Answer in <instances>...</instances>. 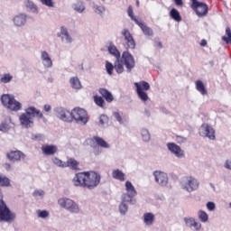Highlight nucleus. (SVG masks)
Masks as SVG:
<instances>
[{"mask_svg":"<svg viewBox=\"0 0 231 231\" xmlns=\"http://www.w3.org/2000/svg\"><path fill=\"white\" fill-rule=\"evenodd\" d=\"M32 196L34 198H39V196H44V190H42V189H40V190L36 189V190L33 191Z\"/></svg>","mask_w":231,"mask_h":231,"instance_id":"09e8293b","label":"nucleus"},{"mask_svg":"<svg viewBox=\"0 0 231 231\" xmlns=\"http://www.w3.org/2000/svg\"><path fill=\"white\" fill-rule=\"evenodd\" d=\"M42 5L49 6V8H53L54 3L53 0H40Z\"/></svg>","mask_w":231,"mask_h":231,"instance_id":"49530a36","label":"nucleus"},{"mask_svg":"<svg viewBox=\"0 0 231 231\" xmlns=\"http://www.w3.org/2000/svg\"><path fill=\"white\" fill-rule=\"evenodd\" d=\"M134 86L136 88V93L138 95V97L142 102H147L149 100V95H147V92L151 89V85L147 81H140L135 82Z\"/></svg>","mask_w":231,"mask_h":231,"instance_id":"39448f33","label":"nucleus"},{"mask_svg":"<svg viewBox=\"0 0 231 231\" xmlns=\"http://www.w3.org/2000/svg\"><path fill=\"white\" fill-rule=\"evenodd\" d=\"M106 122H107V117L106 116H100L99 117V124H101V125H104V124H106Z\"/></svg>","mask_w":231,"mask_h":231,"instance_id":"603ef678","label":"nucleus"},{"mask_svg":"<svg viewBox=\"0 0 231 231\" xmlns=\"http://www.w3.org/2000/svg\"><path fill=\"white\" fill-rule=\"evenodd\" d=\"M56 116L63 122H73L72 112L64 107H58L56 109Z\"/></svg>","mask_w":231,"mask_h":231,"instance_id":"9b49d317","label":"nucleus"},{"mask_svg":"<svg viewBox=\"0 0 231 231\" xmlns=\"http://www.w3.org/2000/svg\"><path fill=\"white\" fill-rule=\"evenodd\" d=\"M200 46H202V47L207 46V40H201Z\"/></svg>","mask_w":231,"mask_h":231,"instance_id":"052dcab7","label":"nucleus"},{"mask_svg":"<svg viewBox=\"0 0 231 231\" xmlns=\"http://www.w3.org/2000/svg\"><path fill=\"white\" fill-rule=\"evenodd\" d=\"M90 143V147L94 149L93 154L95 156H100L102 154V149H109L110 145L104 140L102 137L93 136L92 138L88 139ZM100 147L102 149H100Z\"/></svg>","mask_w":231,"mask_h":231,"instance_id":"7ed1b4c3","label":"nucleus"},{"mask_svg":"<svg viewBox=\"0 0 231 231\" xmlns=\"http://www.w3.org/2000/svg\"><path fill=\"white\" fill-rule=\"evenodd\" d=\"M141 134L144 142H148V140H151V135L149 134V131L147 129H142Z\"/></svg>","mask_w":231,"mask_h":231,"instance_id":"79ce46f5","label":"nucleus"},{"mask_svg":"<svg viewBox=\"0 0 231 231\" xmlns=\"http://www.w3.org/2000/svg\"><path fill=\"white\" fill-rule=\"evenodd\" d=\"M98 92L101 95V97L105 98V100H106L109 104L115 100L113 94H111L109 90L106 88H99Z\"/></svg>","mask_w":231,"mask_h":231,"instance_id":"4be33fe9","label":"nucleus"},{"mask_svg":"<svg viewBox=\"0 0 231 231\" xmlns=\"http://www.w3.org/2000/svg\"><path fill=\"white\" fill-rule=\"evenodd\" d=\"M108 52L110 53V55L116 57V59H120V51H118L115 44L110 43V45L108 46Z\"/></svg>","mask_w":231,"mask_h":231,"instance_id":"c756f323","label":"nucleus"},{"mask_svg":"<svg viewBox=\"0 0 231 231\" xmlns=\"http://www.w3.org/2000/svg\"><path fill=\"white\" fill-rule=\"evenodd\" d=\"M170 17H171V19L177 23H180L181 21V14H180V12L176 8H172L170 11Z\"/></svg>","mask_w":231,"mask_h":231,"instance_id":"c85d7f7f","label":"nucleus"},{"mask_svg":"<svg viewBox=\"0 0 231 231\" xmlns=\"http://www.w3.org/2000/svg\"><path fill=\"white\" fill-rule=\"evenodd\" d=\"M26 23V15L19 14L14 18V23L15 26H23Z\"/></svg>","mask_w":231,"mask_h":231,"instance_id":"bb28decb","label":"nucleus"},{"mask_svg":"<svg viewBox=\"0 0 231 231\" xmlns=\"http://www.w3.org/2000/svg\"><path fill=\"white\" fill-rule=\"evenodd\" d=\"M136 5H137V6H140V1H136Z\"/></svg>","mask_w":231,"mask_h":231,"instance_id":"e2e57ef3","label":"nucleus"},{"mask_svg":"<svg viewBox=\"0 0 231 231\" xmlns=\"http://www.w3.org/2000/svg\"><path fill=\"white\" fill-rule=\"evenodd\" d=\"M120 60L121 62L125 64L127 71L131 73L136 64V62L134 61V57H133L129 51H125L122 53Z\"/></svg>","mask_w":231,"mask_h":231,"instance_id":"1a4fd4ad","label":"nucleus"},{"mask_svg":"<svg viewBox=\"0 0 231 231\" xmlns=\"http://www.w3.org/2000/svg\"><path fill=\"white\" fill-rule=\"evenodd\" d=\"M74 10H76V12H79V14H82L83 10H86V7H84V5H76Z\"/></svg>","mask_w":231,"mask_h":231,"instance_id":"8fccbe9b","label":"nucleus"},{"mask_svg":"<svg viewBox=\"0 0 231 231\" xmlns=\"http://www.w3.org/2000/svg\"><path fill=\"white\" fill-rule=\"evenodd\" d=\"M38 118V120H41L42 118H44V115H42V112L40 110H37L34 106H29L25 109V113H23L20 116V124L22 125H24L26 129L32 127L33 125V117Z\"/></svg>","mask_w":231,"mask_h":231,"instance_id":"f03ea898","label":"nucleus"},{"mask_svg":"<svg viewBox=\"0 0 231 231\" xmlns=\"http://www.w3.org/2000/svg\"><path fill=\"white\" fill-rule=\"evenodd\" d=\"M106 69L108 75H113V70L115 69V65L109 61H106Z\"/></svg>","mask_w":231,"mask_h":231,"instance_id":"a19ab883","label":"nucleus"},{"mask_svg":"<svg viewBox=\"0 0 231 231\" xmlns=\"http://www.w3.org/2000/svg\"><path fill=\"white\" fill-rule=\"evenodd\" d=\"M127 210H128L127 204L125 202H121V204L119 205L120 214H123V216H124V215H125Z\"/></svg>","mask_w":231,"mask_h":231,"instance_id":"37998d69","label":"nucleus"},{"mask_svg":"<svg viewBox=\"0 0 231 231\" xmlns=\"http://www.w3.org/2000/svg\"><path fill=\"white\" fill-rule=\"evenodd\" d=\"M125 42L130 50H134L136 48V42H134V38L133 37V34H131V32L128 31V29H124L121 32Z\"/></svg>","mask_w":231,"mask_h":231,"instance_id":"ddd939ff","label":"nucleus"},{"mask_svg":"<svg viewBox=\"0 0 231 231\" xmlns=\"http://www.w3.org/2000/svg\"><path fill=\"white\" fill-rule=\"evenodd\" d=\"M79 165L80 162L75 160V158H69L65 162V168L69 167L71 171H80Z\"/></svg>","mask_w":231,"mask_h":231,"instance_id":"6ab92c4d","label":"nucleus"},{"mask_svg":"<svg viewBox=\"0 0 231 231\" xmlns=\"http://www.w3.org/2000/svg\"><path fill=\"white\" fill-rule=\"evenodd\" d=\"M52 162L54 165H57V167H61L62 169L66 168V162L57 157L52 158Z\"/></svg>","mask_w":231,"mask_h":231,"instance_id":"ea45409f","label":"nucleus"},{"mask_svg":"<svg viewBox=\"0 0 231 231\" xmlns=\"http://www.w3.org/2000/svg\"><path fill=\"white\" fill-rule=\"evenodd\" d=\"M191 8L196 12L198 17H205L208 14V5L203 2H199L198 0H191Z\"/></svg>","mask_w":231,"mask_h":231,"instance_id":"6e6552de","label":"nucleus"},{"mask_svg":"<svg viewBox=\"0 0 231 231\" xmlns=\"http://www.w3.org/2000/svg\"><path fill=\"white\" fill-rule=\"evenodd\" d=\"M58 203L62 208L69 210V212L75 214L79 212V205H77L75 201L71 200V199H60Z\"/></svg>","mask_w":231,"mask_h":231,"instance_id":"9d476101","label":"nucleus"},{"mask_svg":"<svg viewBox=\"0 0 231 231\" xmlns=\"http://www.w3.org/2000/svg\"><path fill=\"white\" fill-rule=\"evenodd\" d=\"M37 214L38 217H42V219H44L48 217V216H50V212H48L47 210H38Z\"/></svg>","mask_w":231,"mask_h":231,"instance_id":"c03bdc74","label":"nucleus"},{"mask_svg":"<svg viewBox=\"0 0 231 231\" xmlns=\"http://www.w3.org/2000/svg\"><path fill=\"white\" fill-rule=\"evenodd\" d=\"M176 140L178 143H183V142H187V138L181 136V135H177Z\"/></svg>","mask_w":231,"mask_h":231,"instance_id":"864d4df0","label":"nucleus"},{"mask_svg":"<svg viewBox=\"0 0 231 231\" xmlns=\"http://www.w3.org/2000/svg\"><path fill=\"white\" fill-rule=\"evenodd\" d=\"M176 6H183V0H174Z\"/></svg>","mask_w":231,"mask_h":231,"instance_id":"6e6d98bb","label":"nucleus"},{"mask_svg":"<svg viewBox=\"0 0 231 231\" xmlns=\"http://www.w3.org/2000/svg\"><path fill=\"white\" fill-rule=\"evenodd\" d=\"M200 136H205L209 140H216V131L208 124H202L200 127Z\"/></svg>","mask_w":231,"mask_h":231,"instance_id":"f8f14e48","label":"nucleus"},{"mask_svg":"<svg viewBox=\"0 0 231 231\" xmlns=\"http://www.w3.org/2000/svg\"><path fill=\"white\" fill-rule=\"evenodd\" d=\"M114 116L119 122V124H122V116H120V113L118 112H114Z\"/></svg>","mask_w":231,"mask_h":231,"instance_id":"3c124183","label":"nucleus"},{"mask_svg":"<svg viewBox=\"0 0 231 231\" xmlns=\"http://www.w3.org/2000/svg\"><path fill=\"white\" fill-rule=\"evenodd\" d=\"M207 208H208V210H215L216 204H214V202H208Z\"/></svg>","mask_w":231,"mask_h":231,"instance_id":"5fc2aeb1","label":"nucleus"},{"mask_svg":"<svg viewBox=\"0 0 231 231\" xmlns=\"http://www.w3.org/2000/svg\"><path fill=\"white\" fill-rule=\"evenodd\" d=\"M41 138H42V135L41 134L32 135V140H41Z\"/></svg>","mask_w":231,"mask_h":231,"instance_id":"13d9d810","label":"nucleus"},{"mask_svg":"<svg viewBox=\"0 0 231 231\" xmlns=\"http://www.w3.org/2000/svg\"><path fill=\"white\" fill-rule=\"evenodd\" d=\"M112 178L118 180L119 181H125V174L120 170H114L112 171Z\"/></svg>","mask_w":231,"mask_h":231,"instance_id":"a878e982","label":"nucleus"},{"mask_svg":"<svg viewBox=\"0 0 231 231\" xmlns=\"http://www.w3.org/2000/svg\"><path fill=\"white\" fill-rule=\"evenodd\" d=\"M75 120L77 124H82L86 125L89 121V117L88 116V112L80 107H75L72 109V121Z\"/></svg>","mask_w":231,"mask_h":231,"instance_id":"423d86ee","label":"nucleus"},{"mask_svg":"<svg viewBox=\"0 0 231 231\" xmlns=\"http://www.w3.org/2000/svg\"><path fill=\"white\" fill-rule=\"evenodd\" d=\"M44 111H46V113H50V111H51V106L50 105H44Z\"/></svg>","mask_w":231,"mask_h":231,"instance_id":"4d7b16f0","label":"nucleus"},{"mask_svg":"<svg viewBox=\"0 0 231 231\" xmlns=\"http://www.w3.org/2000/svg\"><path fill=\"white\" fill-rule=\"evenodd\" d=\"M226 169H230L231 170V161H226Z\"/></svg>","mask_w":231,"mask_h":231,"instance_id":"bf43d9fd","label":"nucleus"},{"mask_svg":"<svg viewBox=\"0 0 231 231\" xmlns=\"http://www.w3.org/2000/svg\"><path fill=\"white\" fill-rule=\"evenodd\" d=\"M42 60L43 61V65L46 66V68H51V66H53L51 58H50V54H48L46 51L42 52Z\"/></svg>","mask_w":231,"mask_h":231,"instance_id":"b1692460","label":"nucleus"},{"mask_svg":"<svg viewBox=\"0 0 231 231\" xmlns=\"http://www.w3.org/2000/svg\"><path fill=\"white\" fill-rule=\"evenodd\" d=\"M198 214L199 219H200L202 223H207V221H208V214H207V212L199 210Z\"/></svg>","mask_w":231,"mask_h":231,"instance_id":"58836bf2","label":"nucleus"},{"mask_svg":"<svg viewBox=\"0 0 231 231\" xmlns=\"http://www.w3.org/2000/svg\"><path fill=\"white\" fill-rule=\"evenodd\" d=\"M100 180H102V177L97 171H82L75 174L72 183L75 187H82L83 189L93 190V189H97L100 185Z\"/></svg>","mask_w":231,"mask_h":231,"instance_id":"f257e3e1","label":"nucleus"},{"mask_svg":"<svg viewBox=\"0 0 231 231\" xmlns=\"http://www.w3.org/2000/svg\"><path fill=\"white\" fill-rule=\"evenodd\" d=\"M153 176L155 178V181L159 183V185H165L168 181L167 173L162 171H154Z\"/></svg>","mask_w":231,"mask_h":231,"instance_id":"a211bd4d","label":"nucleus"},{"mask_svg":"<svg viewBox=\"0 0 231 231\" xmlns=\"http://www.w3.org/2000/svg\"><path fill=\"white\" fill-rule=\"evenodd\" d=\"M14 76H12L10 73L4 74L0 79V82H2V84H8V82H12Z\"/></svg>","mask_w":231,"mask_h":231,"instance_id":"c9c22d12","label":"nucleus"},{"mask_svg":"<svg viewBox=\"0 0 231 231\" xmlns=\"http://www.w3.org/2000/svg\"><path fill=\"white\" fill-rule=\"evenodd\" d=\"M57 151H59V148L54 144H43L42 146V154L45 156H53Z\"/></svg>","mask_w":231,"mask_h":231,"instance_id":"f3484780","label":"nucleus"},{"mask_svg":"<svg viewBox=\"0 0 231 231\" xmlns=\"http://www.w3.org/2000/svg\"><path fill=\"white\" fill-rule=\"evenodd\" d=\"M70 86L73 88V89H81L82 84L80 83V79H79L77 77H73L69 80Z\"/></svg>","mask_w":231,"mask_h":231,"instance_id":"473e14b6","label":"nucleus"},{"mask_svg":"<svg viewBox=\"0 0 231 231\" xmlns=\"http://www.w3.org/2000/svg\"><path fill=\"white\" fill-rule=\"evenodd\" d=\"M8 129H10V126L8 125V124L2 123L0 125V131H2V133H6L8 131Z\"/></svg>","mask_w":231,"mask_h":231,"instance_id":"de8ad7c7","label":"nucleus"},{"mask_svg":"<svg viewBox=\"0 0 231 231\" xmlns=\"http://www.w3.org/2000/svg\"><path fill=\"white\" fill-rule=\"evenodd\" d=\"M157 45H158L159 48H163V44H162V42H158Z\"/></svg>","mask_w":231,"mask_h":231,"instance_id":"680f3d73","label":"nucleus"},{"mask_svg":"<svg viewBox=\"0 0 231 231\" xmlns=\"http://www.w3.org/2000/svg\"><path fill=\"white\" fill-rule=\"evenodd\" d=\"M134 196L136 195H133L131 193H125L123 194V197H122V202L123 203H131L132 205H134L135 203V199H134L133 198H134Z\"/></svg>","mask_w":231,"mask_h":231,"instance_id":"cd10ccee","label":"nucleus"},{"mask_svg":"<svg viewBox=\"0 0 231 231\" xmlns=\"http://www.w3.org/2000/svg\"><path fill=\"white\" fill-rule=\"evenodd\" d=\"M0 187H12V180L8 177L0 174ZM3 198V192L0 189V199Z\"/></svg>","mask_w":231,"mask_h":231,"instance_id":"5701e85b","label":"nucleus"},{"mask_svg":"<svg viewBox=\"0 0 231 231\" xmlns=\"http://www.w3.org/2000/svg\"><path fill=\"white\" fill-rule=\"evenodd\" d=\"M15 217V215L10 211V208L6 207V204L3 200V198H0V221H12Z\"/></svg>","mask_w":231,"mask_h":231,"instance_id":"0eeeda50","label":"nucleus"},{"mask_svg":"<svg viewBox=\"0 0 231 231\" xmlns=\"http://www.w3.org/2000/svg\"><path fill=\"white\" fill-rule=\"evenodd\" d=\"M124 62L122 61V60L119 58V59H116L115 64H114V68L116 71V73H118L119 75L124 71Z\"/></svg>","mask_w":231,"mask_h":231,"instance_id":"7c9ffc66","label":"nucleus"},{"mask_svg":"<svg viewBox=\"0 0 231 231\" xmlns=\"http://www.w3.org/2000/svg\"><path fill=\"white\" fill-rule=\"evenodd\" d=\"M94 8H95L96 14H98L99 15H101V14H104L106 12V8L101 5H95Z\"/></svg>","mask_w":231,"mask_h":231,"instance_id":"a18cd8bd","label":"nucleus"},{"mask_svg":"<svg viewBox=\"0 0 231 231\" xmlns=\"http://www.w3.org/2000/svg\"><path fill=\"white\" fill-rule=\"evenodd\" d=\"M94 102L98 106V107H104V105L106 104L104 97L100 96H94Z\"/></svg>","mask_w":231,"mask_h":231,"instance_id":"e433bc0d","label":"nucleus"},{"mask_svg":"<svg viewBox=\"0 0 231 231\" xmlns=\"http://www.w3.org/2000/svg\"><path fill=\"white\" fill-rule=\"evenodd\" d=\"M125 190L128 194H132V196H136V194H138L136 189H134V186L129 180L125 182Z\"/></svg>","mask_w":231,"mask_h":231,"instance_id":"2f4dec72","label":"nucleus"},{"mask_svg":"<svg viewBox=\"0 0 231 231\" xmlns=\"http://www.w3.org/2000/svg\"><path fill=\"white\" fill-rule=\"evenodd\" d=\"M198 187V180L192 177H188L186 179V182L182 184V189H184V190H187L188 192H192L193 190H196Z\"/></svg>","mask_w":231,"mask_h":231,"instance_id":"2eb2a0df","label":"nucleus"},{"mask_svg":"<svg viewBox=\"0 0 231 231\" xmlns=\"http://www.w3.org/2000/svg\"><path fill=\"white\" fill-rule=\"evenodd\" d=\"M167 147L172 154L176 155L177 158H184L185 157V152L183 150H181V147L180 145L174 143H168Z\"/></svg>","mask_w":231,"mask_h":231,"instance_id":"dca6fc26","label":"nucleus"},{"mask_svg":"<svg viewBox=\"0 0 231 231\" xmlns=\"http://www.w3.org/2000/svg\"><path fill=\"white\" fill-rule=\"evenodd\" d=\"M143 221L148 226L152 225V223H154V214H152V213H145L143 215Z\"/></svg>","mask_w":231,"mask_h":231,"instance_id":"72a5a7b5","label":"nucleus"},{"mask_svg":"<svg viewBox=\"0 0 231 231\" xmlns=\"http://www.w3.org/2000/svg\"><path fill=\"white\" fill-rule=\"evenodd\" d=\"M196 89L199 91V93L202 95H208V91H207V88L205 87V84H203V81L197 80L195 82Z\"/></svg>","mask_w":231,"mask_h":231,"instance_id":"393cba45","label":"nucleus"},{"mask_svg":"<svg viewBox=\"0 0 231 231\" xmlns=\"http://www.w3.org/2000/svg\"><path fill=\"white\" fill-rule=\"evenodd\" d=\"M136 24H138L139 28H141L144 35H147L148 37H152V35H154L152 29L147 26V24H145V23H143L142 20L138 22Z\"/></svg>","mask_w":231,"mask_h":231,"instance_id":"aec40b11","label":"nucleus"},{"mask_svg":"<svg viewBox=\"0 0 231 231\" xmlns=\"http://www.w3.org/2000/svg\"><path fill=\"white\" fill-rule=\"evenodd\" d=\"M6 158L9 160V162L15 163V162H21L22 160H24L26 155L23 152L16 150L7 152Z\"/></svg>","mask_w":231,"mask_h":231,"instance_id":"4468645a","label":"nucleus"},{"mask_svg":"<svg viewBox=\"0 0 231 231\" xmlns=\"http://www.w3.org/2000/svg\"><path fill=\"white\" fill-rule=\"evenodd\" d=\"M1 102L5 107L10 109L11 111H20L23 106L14 96H10V94H4L1 97Z\"/></svg>","mask_w":231,"mask_h":231,"instance_id":"20e7f679","label":"nucleus"},{"mask_svg":"<svg viewBox=\"0 0 231 231\" xmlns=\"http://www.w3.org/2000/svg\"><path fill=\"white\" fill-rule=\"evenodd\" d=\"M127 14H128V16L132 19V21H134L135 24L142 20V19L136 18V16H134V13L133 11V5L128 6Z\"/></svg>","mask_w":231,"mask_h":231,"instance_id":"f704fd0d","label":"nucleus"},{"mask_svg":"<svg viewBox=\"0 0 231 231\" xmlns=\"http://www.w3.org/2000/svg\"><path fill=\"white\" fill-rule=\"evenodd\" d=\"M60 33L61 35H64L67 42H71V36H69V32H68V29L66 27L61 26Z\"/></svg>","mask_w":231,"mask_h":231,"instance_id":"4c0bfd02","label":"nucleus"},{"mask_svg":"<svg viewBox=\"0 0 231 231\" xmlns=\"http://www.w3.org/2000/svg\"><path fill=\"white\" fill-rule=\"evenodd\" d=\"M184 222L188 226H190L195 228V230H200L201 229V223L196 221L193 217L184 218Z\"/></svg>","mask_w":231,"mask_h":231,"instance_id":"412c9836","label":"nucleus"}]
</instances>
